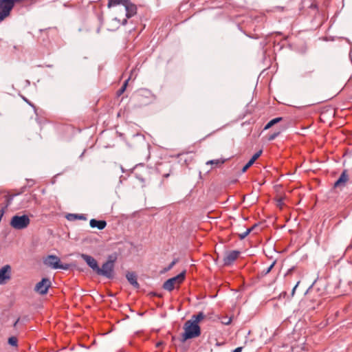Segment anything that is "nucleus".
Segmentation results:
<instances>
[{
  "instance_id": "obj_33",
  "label": "nucleus",
  "mask_w": 352,
  "mask_h": 352,
  "mask_svg": "<svg viewBox=\"0 0 352 352\" xmlns=\"http://www.w3.org/2000/svg\"><path fill=\"white\" fill-rule=\"evenodd\" d=\"M19 319H17V320L15 322V323L14 324V327H16V325L17 324L18 322H19Z\"/></svg>"
},
{
  "instance_id": "obj_26",
  "label": "nucleus",
  "mask_w": 352,
  "mask_h": 352,
  "mask_svg": "<svg viewBox=\"0 0 352 352\" xmlns=\"http://www.w3.org/2000/svg\"><path fill=\"white\" fill-rule=\"evenodd\" d=\"M279 133H280V132L278 131V132H275V133L270 135L268 140L270 141L274 140L279 135Z\"/></svg>"
},
{
  "instance_id": "obj_7",
  "label": "nucleus",
  "mask_w": 352,
  "mask_h": 352,
  "mask_svg": "<svg viewBox=\"0 0 352 352\" xmlns=\"http://www.w3.org/2000/svg\"><path fill=\"white\" fill-rule=\"evenodd\" d=\"M240 252L238 250H232L228 252L223 258L224 265H231L239 256Z\"/></svg>"
},
{
  "instance_id": "obj_14",
  "label": "nucleus",
  "mask_w": 352,
  "mask_h": 352,
  "mask_svg": "<svg viewBox=\"0 0 352 352\" xmlns=\"http://www.w3.org/2000/svg\"><path fill=\"white\" fill-rule=\"evenodd\" d=\"M66 219L68 221H75V220H87V217L85 214H67L66 215Z\"/></svg>"
},
{
  "instance_id": "obj_11",
  "label": "nucleus",
  "mask_w": 352,
  "mask_h": 352,
  "mask_svg": "<svg viewBox=\"0 0 352 352\" xmlns=\"http://www.w3.org/2000/svg\"><path fill=\"white\" fill-rule=\"evenodd\" d=\"M349 180V175L346 170H344L341 173L338 179L334 184V188H342L345 186L347 181Z\"/></svg>"
},
{
  "instance_id": "obj_30",
  "label": "nucleus",
  "mask_w": 352,
  "mask_h": 352,
  "mask_svg": "<svg viewBox=\"0 0 352 352\" xmlns=\"http://www.w3.org/2000/svg\"><path fill=\"white\" fill-rule=\"evenodd\" d=\"M231 322V319H228V321L227 320H225V322H223V323L225 324H229Z\"/></svg>"
},
{
  "instance_id": "obj_5",
  "label": "nucleus",
  "mask_w": 352,
  "mask_h": 352,
  "mask_svg": "<svg viewBox=\"0 0 352 352\" xmlns=\"http://www.w3.org/2000/svg\"><path fill=\"white\" fill-rule=\"evenodd\" d=\"M44 263L53 268L67 270L69 268V264H60V258L56 255H49L45 260Z\"/></svg>"
},
{
  "instance_id": "obj_29",
  "label": "nucleus",
  "mask_w": 352,
  "mask_h": 352,
  "mask_svg": "<svg viewBox=\"0 0 352 352\" xmlns=\"http://www.w3.org/2000/svg\"><path fill=\"white\" fill-rule=\"evenodd\" d=\"M231 322V319H228V321L227 320H225V322H223V323L225 324H229Z\"/></svg>"
},
{
  "instance_id": "obj_32",
  "label": "nucleus",
  "mask_w": 352,
  "mask_h": 352,
  "mask_svg": "<svg viewBox=\"0 0 352 352\" xmlns=\"http://www.w3.org/2000/svg\"><path fill=\"white\" fill-rule=\"evenodd\" d=\"M223 343L217 342V346H221Z\"/></svg>"
},
{
  "instance_id": "obj_27",
  "label": "nucleus",
  "mask_w": 352,
  "mask_h": 352,
  "mask_svg": "<svg viewBox=\"0 0 352 352\" xmlns=\"http://www.w3.org/2000/svg\"><path fill=\"white\" fill-rule=\"evenodd\" d=\"M299 281L297 283V284L294 287L292 291V296H293L294 295V293H295V291L296 289V287H298V284H299Z\"/></svg>"
},
{
  "instance_id": "obj_4",
  "label": "nucleus",
  "mask_w": 352,
  "mask_h": 352,
  "mask_svg": "<svg viewBox=\"0 0 352 352\" xmlns=\"http://www.w3.org/2000/svg\"><path fill=\"white\" fill-rule=\"evenodd\" d=\"M30 223V219L28 215L21 216L14 215L10 221V226L16 230H23L26 228Z\"/></svg>"
},
{
  "instance_id": "obj_10",
  "label": "nucleus",
  "mask_w": 352,
  "mask_h": 352,
  "mask_svg": "<svg viewBox=\"0 0 352 352\" xmlns=\"http://www.w3.org/2000/svg\"><path fill=\"white\" fill-rule=\"evenodd\" d=\"M124 7L126 19H130L137 13V7L131 0H127V3H124Z\"/></svg>"
},
{
  "instance_id": "obj_22",
  "label": "nucleus",
  "mask_w": 352,
  "mask_h": 352,
  "mask_svg": "<svg viewBox=\"0 0 352 352\" xmlns=\"http://www.w3.org/2000/svg\"><path fill=\"white\" fill-rule=\"evenodd\" d=\"M275 263H276V261H274L267 268H266L265 270H263V271L262 272V274L263 276H265V275H267V274H269L271 272V270H272V268L274 267Z\"/></svg>"
},
{
  "instance_id": "obj_18",
  "label": "nucleus",
  "mask_w": 352,
  "mask_h": 352,
  "mask_svg": "<svg viewBox=\"0 0 352 352\" xmlns=\"http://www.w3.org/2000/svg\"><path fill=\"white\" fill-rule=\"evenodd\" d=\"M256 226V225H254L253 226H252L251 228H248L246 230L245 232H243V233H241V234H239V237L241 240H243L253 230L254 228Z\"/></svg>"
},
{
  "instance_id": "obj_25",
  "label": "nucleus",
  "mask_w": 352,
  "mask_h": 352,
  "mask_svg": "<svg viewBox=\"0 0 352 352\" xmlns=\"http://www.w3.org/2000/svg\"><path fill=\"white\" fill-rule=\"evenodd\" d=\"M254 163L250 160L249 162L242 168V172L245 173Z\"/></svg>"
},
{
  "instance_id": "obj_6",
  "label": "nucleus",
  "mask_w": 352,
  "mask_h": 352,
  "mask_svg": "<svg viewBox=\"0 0 352 352\" xmlns=\"http://www.w3.org/2000/svg\"><path fill=\"white\" fill-rule=\"evenodd\" d=\"M51 287V281L47 278H43L38 282L34 288V290L41 295L46 294L49 288Z\"/></svg>"
},
{
  "instance_id": "obj_28",
  "label": "nucleus",
  "mask_w": 352,
  "mask_h": 352,
  "mask_svg": "<svg viewBox=\"0 0 352 352\" xmlns=\"http://www.w3.org/2000/svg\"><path fill=\"white\" fill-rule=\"evenodd\" d=\"M242 349L243 348L241 346L237 347L232 352H241Z\"/></svg>"
},
{
  "instance_id": "obj_16",
  "label": "nucleus",
  "mask_w": 352,
  "mask_h": 352,
  "mask_svg": "<svg viewBox=\"0 0 352 352\" xmlns=\"http://www.w3.org/2000/svg\"><path fill=\"white\" fill-rule=\"evenodd\" d=\"M282 118L281 117H278V118H274L272 119V120H270L265 126L264 129L266 130V129H268L270 128H271L273 125L278 123L280 120H282Z\"/></svg>"
},
{
  "instance_id": "obj_8",
  "label": "nucleus",
  "mask_w": 352,
  "mask_h": 352,
  "mask_svg": "<svg viewBox=\"0 0 352 352\" xmlns=\"http://www.w3.org/2000/svg\"><path fill=\"white\" fill-rule=\"evenodd\" d=\"M11 278V267L6 265L0 269V285L4 284L6 280Z\"/></svg>"
},
{
  "instance_id": "obj_17",
  "label": "nucleus",
  "mask_w": 352,
  "mask_h": 352,
  "mask_svg": "<svg viewBox=\"0 0 352 352\" xmlns=\"http://www.w3.org/2000/svg\"><path fill=\"white\" fill-rule=\"evenodd\" d=\"M205 316L203 314V312H199L197 315L192 316L193 320L192 322H195V324H198V322H199L201 320L204 318Z\"/></svg>"
},
{
  "instance_id": "obj_13",
  "label": "nucleus",
  "mask_w": 352,
  "mask_h": 352,
  "mask_svg": "<svg viewBox=\"0 0 352 352\" xmlns=\"http://www.w3.org/2000/svg\"><path fill=\"white\" fill-rule=\"evenodd\" d=\"M127 280L135 288H139L140 285L137 280V276L134 272H128L126 275Z\"/></svg>"
},
{
  "instance_id": "obj_2",
  "label": "nucleus",
  "mask_w": 352,
  "mask_h": 352,
  "mask_svg": "<svg viewBox=\"0 0 352 352\" xmlns=\"http://www.w3.org/2000/svg\"><path fill=\"white\" fill-rule=\"evenodd\" d=\"M114 262L115 259H113L112 256H110L101 267L98 266L96 274L108 279H113L114 277Z\"/></svg>"
},
{
  "instance_id": "obj_23",
  "label": "nucleus",
  "mask_w": 352,
  "mask_h": 352,
  "mask_svg": "<svg viewBox=\"0 0 352 352\" xmlns=\"http://www.w3.org/2000/svg\"><path fill=\"white\" fill-rule=\"evenodd\" d=\"M262 153V150H260L258 151V152H256L252 157V158L250 159V160L254 163V162L261 156Z\"/></svg>"
},
{
  "instance_id": "obj_1",
  "label": "nucleus",
  "mask_w": 352,
  "mask_h": 352,
  "mask_svg": "<svg viewBox=\"0 0 352 352\" xmlns=\"http://www.w3.org/2000/svg\"><path fill=\"white\" fill-rule=\"evenodd\" d=\"M184 332L182 335L181 341L186 342L188 339L197 338L201 334V329L199 326L192 320H188L184 325Z\"/></svg>"
},
{
  "instance_id": "obj_12",
  "label": "nucleus",
  "mask_w": 352,
  "mask_h": 352,
  "mask_svg": "<svg viewBox=\"0 0 352 352\" xmlns=\"http://www.w3.org/2000/svg\"><path fill=\"white\" fill-rule=\"evenodd\" d=\"M89 224L93 228H97L98 230H103L107 226V222L104 220H96L95 219H92L90 220Z\"/></svg>"
},
{
  "instance_id": "obj_3",
  "label": "nucleus",
  "mask_w": 352,
  "mask_h": 352,
  "mask_svg": "<svg viewBox=\"0 0 352 352\" xmlns=\"http://www.w3.org/2000/svg\"><path fill=\"white\" fill-rule=\"evenodd\" d=\"M185 272H182L176 276L170 278L166 280L163 284V289L171 292L175 288L179 286V285L184 281L185 278Z\"/></svg>"
},
{
  "instance_id": "obj_21",
  "label": "nucleus",
  "mask_w": 352,
  "mask_h": 352,
  "mask_svg": "<svg viewBox=\"0 0 352 352\" xmlns=\"http://www.w3.org/2000/svg\"><path fill=\"white\" fill-rule=\"evenodd\" d=\"M129 80V78L124 81V82L122 85V87L118 91L117 94L118 96L122 95L124 92V91H125V89L126 88V86H127Z\"/></svg>"
},
{
  "instance_id": "obj_9",
  "label": "nucleus",
  "mask_w": 352,
  "mask_h": 352,
  "mask_svg": "<svg viewBox=\"0 0 352 352\" xmlns=\"http://www.w3.org/2000/svg\"><path fill=\"white\" fill-rule=\"evenodd\" d=\"M80 257L86 262L88 266L96 273L98 265L96 260L90 255L81 254Z\"/></svg>"
},
{
  "instance_id": "obj_15",
  "label": "nucleus",
  "mask_w": 352,
  "mask_h": 352,
  "mask_svg": "<svg viewBox=\"0 0 352 352\" xmlns=\"http://www.w3.org/2000/svg\"><path fill=\"white\" fill-rule=\"evenodd\" d=\"M126 3L127 0H108L107 7L108 8H111L118 5H122L124 6V3Z\"/></svg>"
},
{
  "instance_id": "obj_31",
  "label": "nucleus",
  "mask_w": 352,
  "mask_h": 352,
  "mask_svg": "<svg viewBox=\"0 0 352 352\" xmlns=\"http://www.w3.org/2000/svg\"><path fill=\"white\" fill-rule=\"evenodd\" d=\"M126 23H127V20H126V19H124L122 21V24L123 25H126Z\"/></svg>"
},
{
  "instance_id": "obj_20",
  "label": "nucleus",
  "mask_w": 352,
  "mask_h": 352,
  "mask_svg": "<svg viewBox=\"0 0 352 352\" xmlns=\"http://www.w3.org/2000/svg\"><path fill=\"white\" fill-rule=\"evenodd\" d=\"M225 162V160H221V159H218V160H209L206 162V164H212V165H215V166H218L219 164H222Z\"/></svg>"
},
{
  "instance_id": "obj_24",
  "label": "nucleus",
  "mask_w": 352,
  "mask_h": 352,
  "mask_svg": "<svg viewBox=\"0 0 352 352\" xmlns=\"http://www.w3.org/2000/svg\"><path fill=\"white\" fill-rule=\"evenodd\" d=\"M178 260L177 258L174 259L169 265L167 267H166L164 269V271L165 272H167V271H169L170 270H171L173 266L177 263Z\"/></svg>"
},
{
  "instance_id": "obj_34",
  "label": "nucleus",
  "mask_w": 352,
  "mask_h": 352,
  "mask_svg": "<svg viewBox=\"0 0 352 352\" xmlns=\"http://www.w3.org/2000/svg\"><path fill=\"white\" fill-rule=\"evenodd\" d=\"M168 174H166V175H164V177H168Z\"/></svg>"
},
{
  "instance_id": "obj_19",
  "label": "nucleus",
  "mask_w": 352,
  "mask_h": 352,
  "mask_svg": "<svg viewBox=\"0 0 352 352\" xmlns=\"http://www.w3.org/2000/svg\"><path fill=\"white\" fill-rule=\"evenodd\" d=\"M8 342L10 345L17 347L18 346V339L15 336H11L8 338Z\"/></svg>"
}]
</instances>
